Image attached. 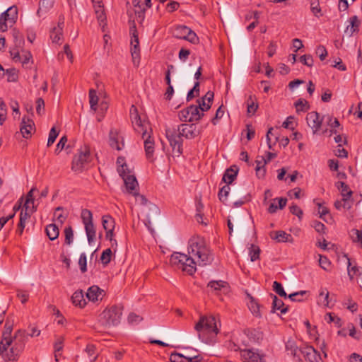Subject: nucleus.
Returning a JSON list of instances; mask_svg holds the SVG:
<instances>
[{
    "mask_svg": "<svg viewBox=\"0 0 362 362\" xmlns=\"http://www.w3.org/2000/svg\"><path fill=\"white\" fill-rule=\"evenodd\" d=\"M95 13L96 14V17L100 22V25L104 23L106 20L105 13L104 12V8L103 7H96V10H95Z\"/></svg>",
    "mask_w": 362,
    "mask_h": 362,
    "instance_id": "nucleus-52",
    "label": "nucleus"
},
{
    "mask_svg": "<svg viewBox=\"0 0 362 362\" xmlns=\"http://www.w3.org/2000/svg\"><path fill=\"white\" fill-rule=\"evenodd\" d=\"M305 357V360L309 362H320L322 361L320 354L311 346H305L299 349Z\"/></svg>",
    "mask_w": 362,
    "mask_h": 362,
    "instance_id": "nucleus-15",
    "label": "nucleus"
},
{
    "mask_svg": "<svg viewBox=\"0 0 362 362\" xmlns=\"http://www.w3.org/2000/svg\"><path fill=\"white\" fill-rule=\"evenodd\" d=\"M131 54L134 65L135 66H139L141 57L139 37L136 34V30L133 33L131 40Z\"/></svg>",
    "mask_w": 362,
    "mask_h": 362,
    "instance_id": "nucleus-13",
    "label": "nucleus"
},
{
    "mask_svg": "<svg viewBox=\"0 0 362 362\" xmlns=\"http://www.w3.org/2000/svg\"><path fill=\"white\" fill-rule=\"evenodd\" d=\"M71 301L76 306L83 308L86 305V299L84 298V294L82 290L76 291L72 296Z\"/></svg>",
    "mask_w": 362,
    "mask_h": 362,
    "instance_id": "nucleus-24",
    "label": "nucleus"
},
{
    "mask_svg": "<svg viewBox=\"0 0 362 362\" xmlns=\"http://www.w3.org/2000/svg\"><path fill=\"white\" fill-rule=\"evenodd\" d=\"M14 321L11 317L6 319L0 341V356L4 362H16L23 352L28 341L25 329H19L11 335Z\"/></svg>",
    "mask_w": 362,
    "mask_h": 362,
    "instance_id": "nucleus-1",
    "label": "nucleus"
},
{
    "mask_svg": "<svg viewBox=\"0 0 362 362\" xmlns=\"http://www.w3.org/2000/svg\"><path fill=\"white\" fill-rule=\"evenodd\" d=\"M272 298V312L274 313L276 310H280L281 313L285 314L288 312V307L284 306V302L278 298L275 295L271 294Z\"/></svg>",
    "mask_w": 362,
    "mask_h": 362,
    "instance_id": "nucleus-22",
    "label": "nucleus"
},
{
    "mask_svg": "<svg viewBox=\"0 0 362 362\" xmlns=\"http://www.w3.org/2000/svg\"><path fill=\"white\" fill-rule=\"evenodd\" d=\"M90 149L87 146L81 148L77 155H76L72 161V170L76 172H80L84 168L85 165L90 159Z\"/></svg>",
    "mask_w": 362,
    "mask_h": 362,
    "instance_id": "nucleus-11",
    "label": "nucleus"
},
{
    "mask_svg": "<svg viewBox=\"0 0 362 362\" xmlns=\"http://www.w3.org/2000/svg\"><path fill=\"white\" fill-rule=\"evenodd\" d=\"M310 10L315 16L320 17L322 16L321 8L320 6L319 2H317V1L311 2Z\"/></svg>",
    "mask_w": 362,
    "mask_h": 362,
    "instance_id": "nucleus-53",
    "label": "nucleus"
},
{
    "mask_svg": "<svg viewBox=\"0 0 362 362\" xmlns=\"http://www.w3.org/2000/svg\"><path fill=\"white\" fill-rule=\"evenodd\" d=\"M247 296L250 299V302L248 303L249 309L251 310L253 315L257 317H260V305L258 302L250 294H247Z\"/></svg>",
    "mask_w": 362,
    "mask_h": 362,
    "instance_id": "nucleus-29",
    "label": "nucleus"
},
{
    "mask_svg": "<svg viewBox=\"0 0 362 362\" xmlns=\"http://www.w3.org/2000/svg\"><path fill=\"white\" fill-rule=\"evenodd\" d=\"M312 226L317 233H325L326 227L322 223L318 221H314Z\"/></svg>",
    "mask_w": 362,
    "mask_h": 362,
    "instance_id": "nucleus-60",
    "label": "nucleus"
},
{
    "mask_svg": "<svg viewBox=\"0 0 362 362\" xmlns=\"http://www.w3.org/2000/svg\"><path fill=\"white\" fill-rule=\"evenodd\" d=\"M45 232L50 240L57 239L59 235V230L57 226L54 223H51L47 226Z\"/></svg>",
    "mask_w": 362,
    "mask_h": 362,
    "instance_id": "nucleus-28",
    "label": "nucleus"
},
{
    "mask_svg": "<svg viewBox=\"0 0 362 362\" xmlns=\"http://www.w3.org/2000/svg\"><path fill=\"white\" fill-rule=\"evenodd\" d=\"M64 25V16H60L57 26L54 27L50 33V38L54 43H60L63 39V28Z\"/></svg>",
    "mask_w": 362,
    "mask_h": 362,
    "instance_id": "nucleus-14",
    "label": "nucleus"
},
{
    "mask_svg": "<svg viewBox=\"0 0 362 362\" xmlns=\"http://www.w3.org/2000/svg\"><path fill=\"white\" fill-rule=\"evenodd\" d=\"M194 329L198 332L199 338L202 340V334H216L218 332L216 319L214 316H201L199 322L195 325Z\"/></svg>",
    "mask_w": 362,
    "mask_h": 362,
    "instance_id": "nucleus-7",
    "label": "nucleus"
},
{
    "mask_svg": "<svg viewBox=\"0 0 362 362\" xmlns=\"http://www.w3.org/2000/svg\"><path fill=\"white\" fill-rule=\"evenodd\" d=\"M117 171L122 178H124L126 176H128L129 175H132V172L129 169L127 164H123L121 165L120 166H118Z\"/></svg>",
    "mask_w": 362,
    "mask_h": 362,
    "instance_id": "nucleus-55",
    "label": "nucleus"
},
{
    "mask_svg": "<svg viewBox=\"0 0 362 362\" xmlns=\"http://www.w3.org/2000/svg\"><path fill=\"white\" fill-rule=\"evenodd\" d=\"M248 337L251 340L255 342H259V341L262 340L263 334L259 330L253 329L249 332Z\"/></svg>",
    "mask_w": 362,
    "mask_h": 362,
    "instance_id": "nucleus-44",
    "label": "nucleus"
},
{
    "mask_svg": "<svg viewBox=\"0 0 362 362\" xmlns=\"http://www.w3.org/2000/svg\"><path fill=\"white\" fill-rule=\"evenodd\" d=\"M202 116H204V113L199 110V107L193 105L180 111L178 113L180 120L185 122H197Z\"/></svg>",
    "mask_w": 362,
    "mask_h": 362,
    "instance_id": "nucleus-10",
    "label": "nucleus"
},
{
    "mask_svg": "<svg viewBox=\"0 0 362 362\" xmlns=\"http://www.w3.org/2000/svg\"><path fill=\"white\" fill-rule=\"evenodd\" d=\"M54 4V0H40L39 2V8L37 11L38 16H41L42 13L48 12Z\"/></svg>",
    "mask_w": 362,
    "mask_h": 362,
    "instance_id": "nucleus-26",
    "label": "nucleus"
},
{
    "mask_svg": "<svg viewBox=\"0 0 362 362\" xmlns=\"http://www.w3.org/2000/svg\"><path fill=\"white\" fill-rule=\"evenodd\" d=\"M127 192L132 194H137L138 182L134 175H129L122 178Z\"/></svg>",
    "mask_w": 362,
    "mask_h": 362,
    "instance_id": "nucleus-18",
    "label": "nucleus"
},
{
    "mask_svg": "<svg viewBox=\"0 0 362 362\" xmlns=\"http://www.w3.org/2000/svg\"><path fill=\"white\" fill-rule=\"evenodd\" d=\"M319 264L322 269L325 271H328L331 266V262L326 256L320 255Z\"/></svg>",
    "mask_w": 362,
    "mask_h": 362,
    "instance_id": "nucleus-49",
    "label": "nucleus"
},
{
    "mask_svg": "<svg viewBox=\"0 0 362 362\" xmlns=\"http://www.w3.org/2000/svg\"><path fill=\"white\" fill-rule=\"evenodd\" d=\"M295 107L296 108L297 112L305 111L309 108L308 103L305 100L302 98L298 99L295 103Z\"/></svg>",
    "mask_w": 362,
    "mask_h": 362,
    "instance_id": "nucleus-45",
    "label": "nucleus"
},
{
    "mask_svg": "<svg viewBox=\"0 0 362 362\" xmlns=\"http://www.w3.org/2000/svg\"><path fill=\"white\" fill-rule=\"evenodd\" d=\"M185 40L196 45L199 42V37H197V34L189 28Z\"/></svg>",
    "mask_w": 362,
    "mask_h": 362,
    "instance_id": "nucleus-48",
    "label": "nucleus"
},
{
    "mask_svg": "<svg viewBox=\"0 0 362 362\" xmlns=\"http://www.w3.org/2000/svg\"><path fill=\"white\" fill-rule=\"evenodd\" d=\"M344 257L347 259L348 261V266H347V270H348V275L351 280H352L355 275L358 274V268L355 265L351 267V262L350 259L348 257L347 255H344Z\"/></svg>",
    "mask_w": 362,
    "mask_h": 362,
    "instance_id": "nucleus-38",
    "label": "nucleus"
},
{
    "mask_svg": "<svg viewBox=\"0 0 362 362\" xmlns=\"http://www.w3.org/2000/svg\"><path fill=\"white\" fill-rule=\"evenodd\" d=\"M298 346L294 340L288 339L286 343V350L288 352V354H291L293 358H296V360L300 361V357L298 354L299 351Z\"/></svg>",
    "mask_w": 362,
    "mask_h": 362,
    "instance_id": "nucleus-23",
    "label": "nucleus"
},
{
    "mask_svg": "<svg viewBox=\"0 0 362 362\" xmlns=\"http://www.w3.org/2000/svg\"><path fill=\"white\" fill-rule=\"evenodd\" d=\"M300 61L304 65L311 67L313 65V59L310 54H305L300 57Z\"/></svg>",
    "mask_w": 362,
    "mask_h": 362,
    "instance_id": "nucleus-61",
    "label": "nucleus"
},
{
    "mask_svg": "<svg viewBox=\"0 0 362 362\" xmlns=\"http://www.w3.org/2000/svg\"><path fill=\"white\" fill-rule=\"evenodd\" d=\"M110 146L117 151L122 150L124 146V139L119 134V132L115 129H112L109 134Z\"/></svg>",
    "mask_w": 362,
    "mask_h": 362,
    "instance_id": "nucleus-17",
    "label": "nucleus"
},
{
    "mask_svg": "<svg viewBox=\"0 0 362 362\" xmlns=\"http://www.w3.org/2000/svg\"><path fill=\"white\" fill-rule=\"evenodd\" d=\"M258 108V104L252 100V96L250 95L247 100V113L254 115Z\"/></svg>",
    "mask_w": 362,
    "mask_h": 362,
    "instance_id": "nucleus-43",
    "label": "nucleus"
},
{
    "mask_svg": "<svg viewBox=\"0 0 362 362\" xmlns=\"http://www.w3.org/2000/svg\"><path fill=\"white\" fill-rule=\"evenodd\" d=\"M189 28L185 25H177L175 27L173 35L179 39L185 40Z\"/></svg>",
    "mask_w": 362,
    "mask_h": 362,
    "instance_id": "nucleus-32",
    "label": "nucleus"
},
{
    "mask_svg": "<svg viewBox=\"0 0 362 362\" xmlns=\"http://www.w3.org/2000/svg\"><path fill=\"white\" fill-rule=\"evenodd\" d=\"M64 233L65 236V243L69 245H71L74 240V231L71 226L66 227Z\"/></svg>",
    "mask_w": 362,
    "mask_h": 362,
    "instance_id": "nucleus-39",
    "label": "nucleus"
},
{
    "mask_svg": "<svg viewBox=\"0 0 362 362\" xmlns=\"http://www.w3.org/2000/svg\"><path fill=\"white\" fill-rule=\"evenodd\" d=\"M7 110L6 105L3 100H0V124H3L6 119Z\"/></svg>",
    "mask_w": 362,
    "mask_h": 362,
    "instance_id": "nucleus-51",
    "label": "nucleus"
},
{
    "mask_svg": "<svg viewBox=\"0 0 362 362\" xmlns=\"http://www.w3.org/2000/svg\"><path fill=\"white\" fill-rule=\"evenodd\" d=\"M199 134L194 124H182L175 127H168L165 129V136L168 139L173 152L178 156L182 153V139H192Z\"/></svg>",
    "mask_w": 362,
    "mask_h": 362,
    "instance_id": "nucleus-2",
    "label": "nucleus"
},
{
    "mask_svg": "<svg viewBox=\"0 0 362 362\" xmlns=\"http://www.w3.org/2000/svg\"><path fill=\"white\" fill-rule=\"evenodd\" d=\"M81 219L84 224L88 242L91 244L95 239L96 231L93 223V214L88 209H83L81 211Z\"/></svg>",
    "mask_w": 362,
    "mask_h": 362,
    "instance_id": "nucleus-9",
    "label": "nucleus"
},
{
    "mask_svg": "<svg viewBox=\"0 0 362 362\" xmlns=\"http://www.w3.org/2000/svg\"><path fill=\"white\" fill-rule=\"evenodd\" d=\"M66 142L67 137L66 136H63L57 144L55 153L59 154L64 148Z\"/></svg>",
    "mask_w": 362,
    "mask_h": 362,
    "instance_id": "nucleus-58",
    "label": "nucleus"
},
{
    "mask_svg": "<svg viewBox=\"0 0 362 362\" xmlns=\"http://www.w3.org/2000/svg\"><path fill=\"white\" fill-rule=\"evenodd\" d=\"M336 187L339 190H340L341 194L343 197L351 198L353 192L345 182L339 181L336 183Z\"/></svg>",
    "mask_w": 362,
    "mask_h": 362,
    "instance_id": "nucleus-30",
    "label": "nucleus"
},
{
    "mask_svg": "<svg viewBox=\"0 0 362 362\" xmlns=\"http://www.w3.org/2000/svg\"><path fill=\"white\" fill-rule=\"evenodd\" d=\"M122 310L123 308L121 305H112L104 310L99 316L98 322L95 329L98 332H103L119 325L122 315Z\"/></svg>",
    "mask_w": 362,
    "mask_h": 362,
    "instance_id": "nucleus-5",
    "label": "nucleus"
},
{
    "mask_svg": "<svg viewBox=\"0 0 362 362\" xmlns=\"http://www.w3.org/2000/svg\"><path fill=\"white\" fill-rule=\"evenodd\" d=\"M18 19V8L16 6H10L0 15V31L6 32L11 28Z\"/></svg>",
    "mask_w": 362,
    "mask_h": 362,
    "instance_id": "nucleus-8",
    "label": "nucleus"
},
{
    "mask_svg": "<svg viewBox=\"0 0 362 362\" xmlns=\"http://www.w3.org/2000/svg\"><path fill=\"white\" fill-rule=\"evenodd\" d=\"M130 118L134 130L137 133L141 134L142 139L144 140V148L147 158H152L154 152V141L151 136L152 129L150 124L144 119H141L136 107L134 105L130 108Z\"/></svg>",
    "mask_w": 362,
    "mask_h": 362,
    "instance_id": "nucleus-3",
    "label": "nucleus"
},
{
    "mask_svg": "<svg viewBox=\"0 0 362 362\" xmlns=\"http://www.w3.org/2000/svg\"><path fill=\"white\" fill-rule=\"evenodd\" d=\"M197 102L199 105L197 106L199 107V110H201V112L207 111L211 107V105L205 101L204 99L198 100Z\"/></svg>",
    "mask_w": 362,
    "mask_h": 362,
    "instance_id": "nucleus-64",
    "label": "nucleus"
},
{
    "mask_svg": "<svg viewBox=\"0 0 362 362\" xmlns=\"http://www.w3.org/2000/svg\"><path fill=\"white\" fill-rule=\"evenodd\" d=\"M260 249L258 246L255 245L253 244L250 245L249 247V255L250 257V260L252 262H255L258 259L259 257Z\"/></svg>",
    "mask_w": 362,
    "mask_h": 362,
    "instance_id": "nucleus-37",
    "label": "nucleus"
},
{
    "mask_svg": "<svg viewBox=\"0 0 362 362\" xmlns=\"http://www.w3.org/2000/svg\"><path fill=\"white\" fill-rule=\"evenodd\" d=\"M316 54H318L320 59L323 61L327 56V51L325 46L319 45L316 49Z\"/></svg>",
    "mask_w": 362,
    "mask_h": 362,
    "instance_id": "nucleus-57",
    "label": "nucleus"
},
{
    "mask_svg": "<svg viewBox=\"0 0 362 362\" xmlns=\"http://www.w3.org/2000/svg\"><path fill=\"white\" fill-rule=\"evenodd\" d=\"M170 362H197V357L187 358L178 353H173L170 356Z\"/></svg>",
    "mask_w": 362,
    "mask_h": 362,
    "instance_id": "nucleus-31",
    "label": "nucleus"
},
{
    "mask_svg": "<svg viewBox=\"0 0 362 362\" xmlns=\"http://www.w3.org/2000/svg\"><path fill=\"white\" fill-rule=\"evenodd\" d=\"M238 172V169L236 168V166H233L228 168L223 174L222 180L228 185L231 184L236 178Z\"/></svg>",
    "mask_w": 362,
    "mask_h": 362,
    "instance_id": "nucleus-21",
    "label": "nucleus"
},
{
    "mask_svg": "<svg viewBox=\"0 0 362 362\" xmlns=\"http://www.w3.org/2000/svg\"><path fill=\"white\" fill-rule=\"evenodd\" d=\"M102 223L105 230L115 228V221L110 215H105L102 217Z\"/></svg>",
    "mask_w": 362,
    "mask_h": 362,
    "instance_id": "nucleus-36",
    "label": "nucleus"
},
{
    "mask_svg": "<svg viewBox=\"0 0 362 362\" xmlns=\"http://www.w3.org/2000/svg\"><path fill=\"white\" fill-rule=\"evenodd\" d=\"M64 337L62 336L57 337L56 338L54 344V352L57 353L62 350L63 349V344H64Z\"/></svg>",
    "mask_w": 362,
    "mask_h": 362,
    "instance_id": "nucleus-56",
    "label": "nucleus"
},
{
    "mask_svg": "<svg viewBox=\"0 0 362 362\" xmlns=\"http://www.w3.org/2000/svg\"><path fill=\"white\" fill-rule=\"evenodd\" d=\"M306 121L308 125L313 129V134H316L320 129L322 119L317 112H310L307 114Z\"/></svg>",
    "mask_w": 362,
    "mask_h": 362,
    "instance_id": "nucleus-16",
    "label": "nucleus"
},
{
    "mask_svg": "<svg viewBox=\"0 0 362 362\" xmlns=\"http://www.w3.org/2000/svg\"><path fill=\"white\" fill-rule=\"evenodd\" d=\"M33 125L34 123L31 119L25 117L23 118L20 131L24 138L28 139L31 136Z\"/></svg>",
    "mask_w": 362,
    "mask_h": 362,
    "instance_id": "nucleus-19",
    "label": "nucleus"
},
{
    "mask_svg": "<svg viewBox=\"0 0 362 362\" xmlns=\"http://www.w3.org/2000/svg\"><path fill=\"white\" fill-rule=\"evenodd\" d=\"M78 264L80 266V269H81V272L84 273L85 272H86V270H87V268H86L87 259H86V255L85 253H82L80 255L79 260H78Z\"/></svg>",
    "mask_w": 362,
    "mask_h": 362,
    "instance_id": "nucleus-59",
    "label": "nucleus"
},
{
    "mask_svg": "<svg viewBox=\"0 0 362 362\" xmlns=\"http://www.w3.org/2000/svg\"><path fill=\"white\" fill-rule=\"evenodd\" d=\"M194 259L190 255L184 253L174 252L170 259V264L177 269H182L189 275H192L196 272V264Z\"/></svg>",
    "mask_w": 362,
    "mask_h": 362,
    "instance_id": "nucleus-6",
    "label": "nucleus"
},
{
    "mask_svg": "<svg viewBox=\"0 0 362 362\" xmlns=\"http://www.w3.org/2000/svg\"><path fill=\"white\" fill-rule=\"evenodd\" d=\"M36 111L37 113L40 115L45 112V102L44 100L41 98H39L36 100Z\"/></svg>",
    "mask_w": 362,
    "mask_h": 362,
    "instance_id": "nucleus-62",
    "label": "nucleus"
},
{
    "mask_svg": "<svg viewBox=\"0 0 362 362\" xmlns=\"http://www.w3.org/2000/svg\"><path fill=\"white\" fill-rule=\"evenodd\" d=\"M351 233L353 242L359 243L362 247V230L358 229H352Z\"/></svg>",
    "mask_w": 362,
    "mask_h": 362,
    "instance_id": "nucleus-41",
    "label": "nucleus"
},
{
    "mask_svg": "<svg viewBox=\"0 0 362 362\" xmlns=\"http://www.w3.org/2000/svg\"><path fill=\"white\" fill-rule=\"evenodd\" d=\"M32 213L33 212H31V209H30V207L23 206L20 214V220L26 222L28 219L30 218Z\"/></svg>",
    "mask_w": 362,
    "mask_h": 362,
    "instance_id": "nucleus-50",
    "label": "nucleus"
},
{
    "mask_svg": "<svg viewBox=\"0 0 362 362\" xmlns=\"http://www.w3.org/2000/svg\"><path fill=\"white\" fill-rule=\"evenodd\" d=\"M59 134V132L56 130L55 127H52L50 129L49 134V138L47 141V146H50L52 144H54L55 141V139H57V136Z\"/></svg>",
    "mask_w": 362,
    "mask_h": 362,
    "instance_id": "nucleus-54",
    "label": "nucleus"
},
{
    "mask_svg": "<svg viewBox=\"0 0 362 362\" xmlns=\"http://www.w3.org/2000/svg\"><path fill=\"white\" fill-rule=\"evenodd\" d=\"M95 351V346L92 344H89L85 349V352L90 357L89 362H93L97 359L98 356H94Z\"/></svg>",
    "mask_w": 362,
    "mask_h": 362,
    "instance_id": "nucleus-40",
    "label": "nucleus"
},
{
    "mask_svg": "<svg viewBox=\"0 0 362 362\" xmlns=\"http://www.w3.org/2000/svg\"><path fill=\"white\" fill-rule=\"evenodd\" d=\"M230 190V187H229V185H224L219 191L218 192V198L221 202H224L229 194Z\"/></svg>",
    "mask_w": 362,
    "mask_h": 362,
    "instance_id": "nucleus-42",
    "label": "nucleus"
},
{
    "mask_svg": "<svg viewBox=\"0 0 362 362\" xmlns=\"http://www.w3.org/2000/svg\"><path fill=\"white\" fill-rule=\"evenodd\" d=\"M350 25L346 28L345 33L349 35H352L355 32H358L360 26V21L356 16H354L349 19Z\"/></svg>",
    "mask_w": 362,
    "mask_h": 362,
    "instance_id": "nucleus-25",
    "label": "nucleus"
},
{
    "mask_svg": "<svg viewBox=\"0 0 362 362\" xmlns=\"http://www.w3.org/2000/svg\"><path fill=\"white\" fill-rule=\"evenodd\" d=\"M273 290L281 297H284L285 298H287V294L285 292L281 284L278 281H274L273 283Z\"/></svg>",
    "mask_w": 362,
    "mask_h": 362,
    "instance_id": "nucleus-47",
    "label": "nucleus"
},
{
    "mask_svg": "<svg viewBox=\"0 0 362 362\" xmlns=\"http://www.w3.org/2000/svg\"><path fill=\"white\" fill-rule=\"evenodd\" d=\"M111 256H112V250L110 248H107L106 250H105L102 255H101V257H100V259H101V262L102 263L104 264V265H107V264L110 263V260H111Z\"/></svg>",
    "mask_w": 362,
    "mask_h": 362,
    "instance_id": "nucleus-46",
    "label": "nucleus"
},
{
    "mask_svg": "<svg viewBox=\"0 0 362 362\" xmlns=\"http://www.w3.org/2000/svg\"><path fill=\"white\" fill-rule=\"evenodd\" d=\"M240 356L244 362H266L265 355L257 349H245L240 351Z\"/></svg>",
    "mask_w": 362,
    "mask_h": 362,
    "instance_id": "nucleus-12",
    "label": "nucleus"
},
{
    "mask_svg": "<svg viewBox=\"0 0 362 362\" xmlns=\"http://www.w3.org/2000/svg\"><path fill=\"white\" fill-rule=\"evenodd\" d=\"M208 287L216 291H221L222 288L226 289L228 288V283L224 281H211L208 284Z\"/></svg>",
    "mask_w": 362,
    "mask_h": 362,
    "instance_id": "nucleus-35",
    "label": "nucleus"
},
{
    "mask_svg": "<svg viewBox=\"0 0 362 362\" xmlns=\"http://www.w3.org/2000/svg\"><path fill=\"white\" fill-rule=\"evenodd\" d=\"M98 103V97L95 90L90 89L89 90V103L91 110L94 112L97 110V105Z\"/></svg>",
    "mask_w": 362,
    "mask_h": 362,
    "instance_id": "nucleus-34",
    "label": "nucleus"
},
{
    "mask_svg": "<svg viewBox=\"0 0 362 362\" xmlns=\"http://www.w3.org/2000/svg\"><path fill=\"white\" fill-rule=\"evenodd\" d=\"M187 251L189 255L194 259L196 265L206 266L214 260L209 244L200 236H194L189 240Z\"/></svg>",
    "mask_w": 362,
    "mask_h": 362,
    "instance_id": "nucleus-4",
    "label": "nucleus"
},
{
    "mask_svg": "<svg viewBox=\"0 0 362 362\" xmlns=\"http://www.w3.org/2000/svg\"><path fill=\"white\" fill-rule=\"evenodd\" d=\"M103 292L104 291L103 289L100 288L98 286L94 285L88 289L86 295V298L89 300L95 302L98 300L100 298H102Z\"/></svg>",
    "mask_w": 362,
    "mask_h": 362,
    "instance_id": "nucleus-20",
    "label": "nucleus"
},
{
    "mask_svg": "<svg viewBox=\"0 0 362 362\" xmlns=\"http://www.w3.org/2000/svg\"><path fill=\"white\" fill-rule=\"evenodd\" d=\"M36 187H33L27 194L25 202L24 204V206L30 207V204H32L31 212H35L37 209V207L34 205V196L33 192L36 191Z\"/></svg>",
    "mask_w": 362,
    "mask_h": 362,
    "instance_id": "nucleus-33",
    "label": "nucleus"
},
{
    "mask_svg": "<svg viewBox=\"0 0 362 362\" xmlns=\"http://www.w3.org/2000/svg\"><path fill=\"white\" fill-rule=\"evenodd\" d=\"M305 293V291H300L287 296V298H290L292 301H301L302 299L299 297H303Z\"/></svg>",
    "mask_w": 362,
    "mask_h": 362,
    "instance_id": "nucleus-63",
    "label": "nucleus"
},
{
    "mask_svg": "<svg viewBox=\"0 0 362 362\" xmlns=\"http://www.w3.org/2000/svg\"><path fill=\"white\" fill-rule=\"evenodd\" d=\"M271 238L276 240L279 243H292L293 240L291 234L287 233L284 230L276 231L275 235L272 236L271 235Z\"/></svg>",
    "mask_w": 362,
    "mask_h": 362,
    "instance_id": "nucleus-27",
    "label": "nucleus"
}]
</instances>
